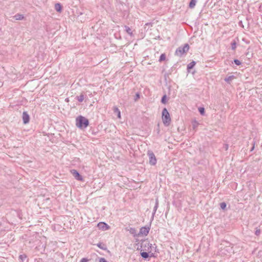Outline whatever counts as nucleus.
Segmentation results:
<instances>
[{"label": "nucleus", "instance_id": "f257e3e1", "mask_svg": "<svg viewBox=\"0 0 262 262\" xmlns=\"http://www.w3.org/2000/svg\"><path fill=\"white\" fill-rule=\"evenodd\" d=\"M89 124V121L88 119L85 117L79 116L76 119V125L80 128H85Z\"/></svg>", "mask_w": 262, "mask_h": 262}, {"label": "nucleus", "instance_id": "f03ea898", "mask_svg": "<svg viewBox=\"0 0 262 262\" xmlns=\"http://www.w3.org/2000/svg\"><path fill=\"white\" fill-rule=\"evenodd\" d=\"M162 121L165 126H168L171 122V118L166 108L162 111Z\"/></svg>", "mask_w": 262, "mask_h": 262}, {"label": "nucleus", "instance_id": "7ed1b4c3", "mask_svg": "<svg viewBox=\"0 0 262 262\" xmlns=\"http://www.w3.org/2000/svg\"><path fill=\"white\" fill-rule=\"evenodd\" d=\"M189 49V45L185 43L183 47H180L176 50L175 55L181 57L184 53H186Z\"/></svg>", "mask_w": 262, "mask_h": 262}, {"label": "nucleus", "instance_id": "20e7f679", "mask_svg": "<svg viewBox=\"0 0 262 262\" xmlns=\"http://www.w3.org/2000/svg\"><path fill=\"white\" fill-rule=\"evenodd\" d=\"M221 246L220 252L221 255H227L232 252V247L230 245L223 247V245L222 244Z\"/></svg>", "mask_w": 262, "mask_h": 262}, {"label": "nucleus", "instance_id": "39448f33", "mask_svg": "<svg viewBox=\"0 0 262 262\" xmlns=\"http://www.w3.org/2000/svg\"><path fill=\"white\" fill-rule=\"evenodd\" d=\"M147 155L149 157V163L151 165H155L157 163V159L154 153L151 150H148Z\"/></svg>", "mask_w": 262, "mask_h": 262}, {"label": "nucleus", "instance_id": "423d86ee", "mask_svg": "<svg viewBox=\"0 0 262 262\" xmlns=\"http://www.w3.org/2000/svg\"><path fill=\"white\" fill-rule=\"evenodd\" d=\"M97 227L99 229L102 231H105L110 228V226L104 222H100L98 224Z\"/></svg>", "mask_w": 262, "mask_h": 262}, {"label": "nucleus", "instance_id": "0eeeda50", "mask_svg": "<svg viewBox=\"0 0 262 262\" xmlns=\"http://www.w3.org/2000/svg\"><path fill=\"white\" fill-rule=\"evenodd\" d=\"M71 173H72L73 176L74 177V178L79 181H82L83 178L82 177L79 173V172L75 169H73L71 170Z\"/></svg>", "mask_w": 262, "mask_h": 262}, {"label": "nucleus", "instance_id": "6e6552de", "mask_svg": "<svg viewBox=\"0 0 262 262\" xmlns=\"http://www.w3.org/2000/svg\"><path fill=\"white\" fill-rule=\"evenodd\" d=\"M23 120L24 124H27L30 121V117L27 112H24L23 113Z\"/></svg>", "mask_w": 262, "mask_h": 262}, {"label": "nucleus", "instance_id": "1a4fd4ad", "mask_svg": "<svg viewBox=\"0 0 262 262\" xmlns=\"http://www.w3.org/2000/svg\"><path fill=\"white\" fill-rule=\"evenodd\" d=\"M150 228L149 227H143L140 228L139 234L147 235L149 232Z\"/></svg>", "mask_w": 262, "mask_h": 262}, {"label": "nucleus", "instance_id": "9d476101", "mask_svg": "<svg viewBox=\"0 0 262 262\" xmlns=\"http://www.w3.org/2000/svg\"><path fill=\"white\" fill-rule=\"evenodd\" d=\"M13 17L15 18V20H22L24 18V16L23 14H16Z\"/></svg>", "mask_w": 262, "mask_h": 262}, {"label": "nucleus", "instance_id": "9b49d317", "mask_svg": "<svg viewBox=\"0 0 262 262\" xmlns=\"http://www.w3.org/2000/svg\"><path fill=\"white\" fill-rule=\"evenodd\" d=\"M158 205H159V201H158V199H157L156 200V203H155V207L154 208V210H153V213H152V215L153 216L156 213V211H157V210L158 209Z\"/></svg>", "mask_w": 262, "mask_h": 262}, {"label": "nucleus", "instance_id": "f8f14e48", "mask_svg": "<svg viewBox=\"0 0 262 262\" xmlns=\"http://www.w3.org/2000/svg\"><path fill=\"white\" fill-rule=\"evenodd\" d=\"M19 258L22 262H28V260L27 259V256L25 254L20 255Z\"/></svg>", "mask_w": 262, "mask_h": 262}, {"label": "nucleus", "instance_id": "ddd939ff", "mask_svg": "<svg viewBox=\"0 0 262 262\" xmlns=\"http://www.w3.org/2000/svg\"><path fill=\"white\" fill-rule=\"evenodd\" d=\"M61 8H62V7L59 3H57L55 4V9L57 12H61Z\"/></svg>", "mask_w": 262, "mask_h": 262}, {"label": "nucleus", "instance_id": "4468645a", "mask_svg": "<svg viewBox=\"0 0 262 262\" xmlns=\"http://www.w3.org/2000/svg\"><path fill=\"white\" fill-rule=\"evenodd\" d=\"M195 62L193 61L191 62H190L188 65H187V70H189L191 69H192L194 66L195 65Z\"/></svg>", "mask_w": 262, "mask_h": 262}, {"label": "nucleus", "instance_id": "2eb2a0df", "mask_svg": "<svg viewBox=\"0 0 262 262\" xmlns=\"http://www.w3.org/2000/svg\"><path fill=\"white\" fill-rule=\"evenodd\" d=\"M234 78V76L233 75H231L230 76H228V77L225 78V81L227 82V83H230L231 81Z\"/></svg>", "mask_w": 262, "mask_h": 262}, {"label": "nucleus", "instance_id": "dca6fc26", "mask_svg": "<svg viewBox=\"0 0 262 262\" xmlns=\"http://www.w3.org/2000/svg\"><path fill=\"white\" fill-rule=\"evenodd\" d=\"M196 1V0H191V1L189 3V6L190 8H193L194 6H195Z\"/></svg>", "mask_w": 262, "mask_h": 262}, {"label": "nucleus", "instance_id": "f3484780", "mask_svg": "<svg viewBox=\"0 0 262 262\" xmlns=\"http://www.w3.org/2000/svg\"><path fill=\"white\" fill-rule=\"evenodd\" d=\"M141 255L143 258H147L149 257L148 253L146 252H142L141 253Z\"/></svg>", "mask_w": 262, "mask_h": 262}, {"label": "nucleus", "instance_id": "a211bd4d", "mask_svg": "<svg viewBox=\"0 0 262 262\" xmlns=\"http://www.w3.org/2000/svg\"><path fill=\"white\" fill-rule=\"evenodd\" d=\"M125 31L130 35H132V31L131 30V29L129 27H128L127 26H125Z\"/></svg>", "mask_w": 262, "mask_h": 262}, {"label": "nucleus", "instance_id": "6ab92c4d", "mask_svg": "<svg viewBox=\"0 0 262 262\" xmlns=\"http://www.w3.org/2000/svg\"><path fill=\"white\" fill-rule=\"evenodd\" d=\"M165 59H166V56H165V54H162L160 57L159 61L160 62H161L162 61L165 60Z\"/></svg>", "mask_w": 262, "mask_h": 262}, {"label": "nucleus", "instance_id": "aec40b11", "mask_svg": "<svg viewBox=\"0 0 262 262\" xmlns=\"http://www.w3.org/2000/svg\"><path fill=\"white\" fill-rule=\"evenodd\" d=\"M97 246L100 248V249H103V250H106V247L104 245H102L101 243H98L97 244Z\"/></svg>", "mask_w": 262, "mask_h": 262}, {"label": "nucleus", "instance_id": "412c9836", "mask_svg": "<svg viewBox=\"0 0 262 262\" xmlns=\"http://www.w3.org/2000/svg\"><path fill=\"white\" fill-rule=\"evenodd\" d=\"M167 102V99H166V95H164L162 99H161V102L163 104H165Z\"/></svg>", "mask_w": 262, "mask_h": 262}, {"label": "nucleus", "instance_id": "4be33fe9", "mask_svg": "<svg viewBox=\"0 0 262 262\" xmlns=\"http://www.w3.org/2000/svg\"><path fill=\"white\" fill-rule=\"evenodd\" d=\"M77 100L79 102H82L84 100V96L83 95H80V96H78Z\"/></svg>", "mask_w": 262, "mask_h": 262}, {"label": "nucleus", "instance_id": "5701e85b", "mask_svg": "<svg viewBox=\"0 0 262 262\" xmlns=\"http://www.w3.org/2000/svg\"><path fill=\"white\" fill-rule=\"evenodd\" d=\"M226 204L225 202H222L220 204V207L223 210H224L226 208Z\"/></svg>", "mask_w": 262, "mask_h": 262}, {"label": "nucleus", "instance_id": "b1692460", "mask_svg": "<svg viewBox=\"0 0 262 262\" xmlns=\"http://www.w3.org/2000/svg\"><path fill=\"white\" fill-rule=\"evenodd\" d=\"M260 234V229L259 228H256L255 231V234L256 236H259Z\"/></svg>", "mask_w": 262, "mask_h": 262}, {"label": "nucleus", "instance_id": "393cba45", "mask_svg": "<svg viewBox=\"0 0 262 262\" xmlns=\"http://www.w3.org/2000/svg\"><path fill=\"white\" fill-rule=\"evenodd\" d=\"M199 112L201 115H204L205 113V109L204 107H200L199 108Z\"/></svg>", "mask_w": 262, "mask_h": 262}, {"label": "nucleus", "instance_id": "a878e982", "mask_svg": "<svg viewBox=\"0 0 262 262\" xmlns=\"http://www.w3.org/2000/svg\"><path fill=\"white\" fill-rule=\"evenodd\" d=\"M149 243L147 241H144L141 244V247L143 246H146V245H149Z\"/></svg>", "mask_w": 262, "mask_h": 262}, {"label": "nucleus", "instance_id": "bb28decb", "mask_svg": "<svg viewBox=\"0 0 262 262\" xmlns=\"http://www.w3.org/2000/svg\"><path fill=\"white\" fill-rule=\"evenodd\" d=\"M234 62L237 66H239L240 64H241V62L238 59H234Z\"/></svg>", "mask_w": 262, "mask_h": 262}, {"label": "nucleus", "instance_id": "cd10ccee", "mask_svg": "<svg viewBox=\"0 0 262 262\" xmlns=\"http://www.w3.org/2000/svg\"><path fill=\"white\" fill-rule=\"evenodd\" d=\"M129 231L132 234L136 233V230L134 228H130Z\"/></svg>", "mask_w": 262, "mask_h": 262}, {"label": "nucleus", "instance_id": "c85d7f7f", "mask_svg": "<svg viewBox=\"0 0 262 262\" xmlns=\"http://www.w3.org/2000/svg\"><path fill=\"white\" fill-rule=\"evenodd\" d=\"M231 48L232 50H235L236 48V42H233L231 43Z\"/></svg>", "mask_w": 262, "mask_h": 262}, {"label": "nucleus", "instance_id": "c756f323", "mask_svg": "<svg viewBox=\"0 0 262 262\" xmlns=\"http://www.w3.org/2000/svg\"><path fill=\"white\" fill-rule=\"evenodd\" d=\"M113 110H114V113H118V111H120L118 109V108L117 107H114Z\"/></svg>", "mask_w": 262, "mask_h": 262}, {"label": "nucleus", "instance_id": "7c9ffc66", "mask_svg": "<svg viewBox=\"0 0 262 262\" xmlns=\"http://www.w3.org/2000/svg\"><path fill=\"white\" fill-rule=\"evenodd\" d=\"M89 259L86 258H83L81 259L80 262H88Z\"/></svg>", "mask_w": 262, "mask_h": 262}, {"label": "nucleus", "instance_id": "2f4dec72", "mask_svg": "<svg viewBox=\"0 0 262 262\" xmlns=\"http://www.w3.org/2000/svg\"><path fill=\"white\" fill-rule=\"evenodd\" d=\"M197 125H198V123L196 122H195L194 123H193V124H192L193 129H194L197 127Z\"/></svg>", "mask_w": 262, "mask_h": 262}, {"label": "nucleus", "instance_id": "473e14b6", "mask_svg": "<svg viewBox=\"0 0 262 262\" xmlns=\"http://www.w3.org/2000/svg\"><path fill=\"white\" fill-rule=\"evenodd\" d=\"M99 262H107L104 258H100Z\"/></svg>", "mask_w": 262, "mask_h": 262}, {"label": "nucleus", "instance_id": "72a5a7b5", "mask_svg": "<svg viewBox=\"0 0 262 262\" xmlns=\"http://www.w3.org/2000/svg\"><path fill=\"white\" fill-rule=\"evenodd\" d=\"M140 98V95L138 94V93H137L136 94V98H135V101H136L138 99H139Z\"/></svg>", "mask_w": 262, "mask_h": 262}, {"label": "nucleus", "instance_id": "f704fd0d", "mask_svg": "<svg viewBox=\"0 0 262 262\" xmlns=\"http://www.w3.org/2000/svg\"><path fill=\"white\" fill-rule=\"evenodd\" d=\"M117 116H118V118H120V111H118V113H117Z\"/></svg>", "mask_w": 262, "mask_h": 262}, {"label": "nucleus", "instance_id": "c9c22d12", "mask_svg": "<svg viewBox=\"0 0 262 262\" xmlns=\"http://www.w3.org/2000/svg\"><path fill=\"white\" fill-rule=\"evenodd\" d=\"M227 149H228V145H226V149L227 150Z\"/></svg>", "mask_w": 262, "mask_h": 262}, {"label": "nucleus", "instance_id": "e433bc0d", "mask_svg": "<svg viewBox=\"0 0 262 262\" xmlns=\"http://www.w3.org/2000/svg\"><path fill=\"white\" fill-rule=\"evenodd\" d=\"M226 243L228 245H230L228 243L226 242Z\"/></svg>", "mask_w": 262, "mask_h": 262}]
</instances>
